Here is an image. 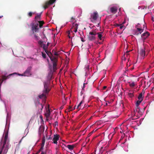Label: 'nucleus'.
I'll use <instances>...</instances> for the list:
<instances>
[{"label":"nucleus","instance_id":"1","mask_svg":"<svg viewBox=\"0 0 154 154\" xmlns=\"http://www.w3.org/2000/svg\"><path fill=\"white\" fill-rule=\"evenodd\" d=\"M97 34V32L95 30H92L90 31L89 34L87 35L88 39L90 41H94L96 39L95 35Z\"/></svg>","mask_w":154,"mask_h":154},{"label":"nucleus","instance_id":"2","mask_svg":"<svg viewBox=\"0 0 154 154\" xmlns=\"http://www.w3.org/2000/svg\"><path fill=\"white\" fill-rule=\"evenodd\" d=\"M38 23H31V30L33 34H34L35 32H38L39 28H38Z\"/></svg>","mask_w":154,"mask_h":154},{"label":"nucleus","instance_id":"3","mask_svg":"<svg viewBox=\"0 0 154 154\" xmlns=\"http://www.w3.org/2000/svg\"><path fill=\"white\" fill-rule=\"evenodd\" d=\"M46 111L45 112V116L46 118L47 121L48 120V118L50 117L51 114V112L49 109V106H48V107H45Z\"/></svg>","mask_w":154,"mask_h":154},{"label":"nucleus","instance_id":"4","mask_svg":"<svg viewBox=\"0 0 154 154\" xmlns=\"http://www.w3.org/2000/svg\"><path fill=\"white\" fill-rule=\"evenodd\" d=\"M145 54V50L144 48L140 49L139 51L138 56H140L141 59H143Z\"/></svg>","mask_w":154,"mask_h":154},{"label":"nucleus","instance_id":"5","mask_svg":"<svg viewBox=\"0 0 154 154\" xmlns=\"http://www.w3.org/2000/svg\"><path fill=\"white\" fill-rule=\"evenodd\" d=\"M18 75L20 76H29L31 75L30 69H27L23 74H18Z\"/></svg>","mask_w":154,"mask_h":154},{"label":"nucleus","instance_id":"6","mask_svg":"<svg viewBox=\"0 0 154 154\" xmlns=\"http://www.w3.org/2000/svg\"><path fill=\"white\" fill-rule=\"evenodd\" d=\"M50 57L53 63V67H56L57 66V59L53 57Z\"/></svg>","mask_w":154,"mask_h":154},{"label":"nucleus","instance_id":"7","mask_svg":"<svg viewBox=\"0 0 154 154\" xmlns=\"http://www.w3.org/2000/svg\"><path fill=\"white\" fill-rule=\"evenodd\" d=\"M123 78L122 79V80L124 82H128L130 81H132L131 78L129 77L127 75H125L124 76L122 77H120L119 79H121V78Z\"/></svg>","mask_w":154,"mask_h":154},{"label":"nucleus","instance_id":"8","mask_svg":"<svg viewBox=\"0 0 154 154\" xmlns=\"http://www.w3.org/2000/svg\"><path fill=\"white\" fill-rule=\"evenodd\" d=\"M44 89L43 91L48 93L50 90V89L48 88L49 83L48 82H45L44 83Z\"/></svg>","mask_w":154,"mask_h":154},{"label":"nucleus","instance_id":"9","mask_svg":"<svg viewBox=\"0 0 154 154\" xmlns=\"http://www.w3.org/2000/svg\"><path fill=\"white\" fill-rule=\"evenodd\" d=\"M15 74H17V73L16 72H14L13 73L10 74L7 76L5 75H2V82H3L5 80L7 79H9L10 76L13 75Z\"/></svg>","mask_w":154,"mask_h":154},{"label":"nucleus","instance_id":"10","mask_svg":"<svg viewBox=\"0 0 154 154\" xmlns=\"http://www.w3.org/2000/svg\"><path fill=\"white\" fill-rule=\"evenodd\" d=\"M149 35V33L148 32H146L142 34L141 35V37L144 41Z\"/></svg>","mask_w":154,"mask_h":154},{"label":"nucleus","instance_id":"11","mask_svg":"<svg viewBox=\"0 0 154 154\" xmlns=\"http://www.w3.org/2000/svg\"><path fill=\"white\" fill-rule=\"evenodd\" d=\"M144 93V91L143 90L141 93L139 94L138 97V99L142 101L143 100Z\"/></svg>","mask_w":154,"mask_h":154},{"label":"nucleus","instance_id":"12","mask_svg":"<svg viewBox=\"0 0 154 154\" xmlns=\"http://www.w3.org/2000/svg\"><path fill=\"white\" fill-rule=\"evenodd\" d=\"M59 137L58 135H54V138L53 139V143L54 144H57V141L59 140Z\"/></svg>","mask_w":154,"mask_h":154},{"label":"nucleus","instance_id":"13","mask_svg":"<svg viewBox=\"0 0 154 154\" xmlns=\"http://www.w3.org/2000/svg\"><path fill=\"white\" fill-rule=\"evenodd\" d=\"M98 17V14L96 12H94L91 15V17L94 20H95L97 19Z\"/></svg>","mask_w":154,"mask_h":154},{"label":"nucleus","instance_id":"14","mask_svg":"<svg viewBox=\"0 0 154 154\" xmlns=\"http://www.w3.org/2000/svg\"><path fill=\"white\" fill-rule=\"evenodd\" d=\"M117 8L115 6L111 7L110 8V11L111 13L115 14L117 11Z\"/></svg>","mask_w":154,"mask_h":154},{"label":"nucleus","instance_id":"15","mask_svg":"<svg viewBox=\"0 0 154 154\" xmlns=\"http://www.w3.org/2000/svg\"><path fill=\"white\" fill-rule=\"evenodd\" d=\"M48 93V92L43 91L42 94L41 95H40L38 96L39 97L40 99L42 98H46V95Z\"/></svg>","mask_w":154,"mask_h":154},{"label":"nucleus","instance_id":"16","mask_svg":"<svg viewBox=\"0 0 154 154\" xmlns=\"http://www.w3.org/2000/svg\"><path fill=\"white\" fill-rule=\"evenodd\" d=\"M128 83L129 84L130 86L131 87H134L136 85H137L136 82L133 81L132 82L129 81L128 82Z\"/></svg>","mask_w":154,"mask_h":154},{"label":"nucleus","instance_id":"17","mask_svg":"<svg viewBox=\"0 0 154 154\" xmlns=\"http://www.w3.org/2000/svg\"><path fill=\"white\" fill-rule=\"evenodd\" d=\"M8 134L7 133L5 135V137L4 138L3 144L2 146V148H4L5 145V144L6 143V142H7V139L8 138Z\"/></svg>","mask_w":154,"mask_h":154},{"label":"nucleus","instance_id":"18","mask_svg":"<svg viewBox=\"0 0 154 154\" xmlns=\"http://www.w3.org/2000/svg\"><path fill=\"white\" fill-rule=\"evenodd\" d=\"M41 14L37 15L35 17V22H38L41 20Z\"/></svg>","mask_w":154,"mask_h":154},{"label":"nucleus","instance_id":"19","mask_svg":"<svg viewBox=\"0 0 154 154\" xmlns=\"http://www.w3.org/2000/svg\"><path fill=\"white\" fill-rule=\"evenodd\" d=\"M51 5L48 1L46 2L43 5V7L45 9H46L50 5Z\"/></svg>","mask_w":154,"mask_h":154},{"label":"nucleus","instance_id":"20","mask_svg":"<svg viewBox=\"0 0 154 154\" xmlns=\"http://www.w3.org/2000/svg\"><path fill=\"white\" fill-rule=\"evenodd\" d=\"M57 68H50L49 69L48 73L49 74H51L52 75L53 72L57 70Z\"/></svg>","mask_w":154,"mask_h":154},{"label":"nucleus","instance_id":"21","mask_svg":"<svg viewBox=\"0 0 154 154\" xmlns=\"http://www.w3.org/2000/svg\"><path fill=\"white\" fill-rule=\"evenodd\" d=\"M38 22L39 24V28H42L43 25L45 23L43 21H38Z\"/></svg>","mask_w":154,"mask_h":154},{"label":"nucleus","instance_id":"22","mask_svg":"<svg viewBox=\"0 0 154 154\" xmlns=\"http://www.w3.org/2000/svg\"><path fill=\"white\" fill-rule=\"evenodd\" d=\"M103 33L102 32H97V34L98 35V39L100 40H102V33Z\"/></svg>","mask_w":154,"mask_h":154},{"label":"nucleus","instance_id":"23","mask_svg":"<svg viewBox=\"0 0 154 154\" xmlns=\"http://www.w3.org/2000/svg\"><path fill=\"white\" fill-rule=\"evenodd\" d=\"M144 30V28L143 27V28H137V30L138 31L139 34H141Z\"/></svg>","mask_w":154,"mask_h":154},{"label":"nucleus","instance_id":"24","mask_svg":"<svg viewBox=\"0 0 154 154\" xmlns=\"http://www.w3.org/2000/svg\"><path fill=\"white\" fill-rule=\"evenodd\" d=\"M75 147V146L74 145H68L66 146V147H68V149L70 150H72Z\"/></svg>","mask_w":154,"mask_h":154},{"label":"nucleus","instance_id":"25","mask_svg":"<svg viewBox=\"0 0 154 154\" xmlns=\"http://www.w3.org/2000/svg\"><path fill=\"white\" fill-rule=\"evenodd\" d=\"M84 102V101L83 100H82L78 105L77 107V109H80L81 108V106L82 104Z\"/></svg>","mask_w":154,"mask_h":154},{"label":"nucleus","instance_id":"26","mask_svg":"<svg viewBox=\"0 0 154 154\" xmlns=\"http://www.w3.org/2000/svg\"><path fill=\"white\" fill-rule=\"evenodd\" d=\"M134 111L135 113V114H136V112L140 113V111L139 107H136V109L134 110Z\"/></svg>","mask_w":154,"mask_h":154},{"label":"nucleus","instance_id":"27","mask_svg":"<svg viewBox=\"0 0 154 154\" xmlns=\"http://www.w3.org/2000/svg\"><path fill=\"white\" fill-rule=\"evenodd\" d=\"M52 75L51 74H49L48 73V76H47V78H48V80H51V78L52 77Z\"/></svg>","mask_w":154,"mask_h":154},{"label":"nucleus","instance_id":"28","mask_svg":"<svg viewBox=\"0 0 154 154\" xmlns=\"http://www.w3.org/2000/svg\"><path fill=\"white\" fill-rule=\"evenodd\" d=\"M142 101L140 100H137V101L136 103V107H138L139 106V105L140 104V103Z\"/></svg>","mask_w":154,"mask_h":154},{"label":"nucleus","instance_id":"29","mask_svg":"<svg viewBox=\"0 0 154 154\" xmlns=\"http://www.w3.org/2000/svg\"><path fill=\"white\" fill-rule=\"evenodd\" d=\"M34 37L35 38V39L36 40H38L39 38V36H38L35 33H34Z\"/></svg>","mask_w":154,"mask_h":154},{"label":"nucleus","instance_id":"30","mask_svg":"<svg viewBox=\"0 0 154 154\" xmlns=\"http://www.w3.org/2000/svg\"><path fill=\"white\" fill-rule=\"evenodd\" d=\"M72 27L73 28H77V29L78 27V25L77 23L75 24V23H73L72 24Z\"/></svg>","mask_w":154,"mask_h":154},{"label":"nucleus","instance_id":"31","mask_svg":"<svg viewBox=\"0 0 154 154\" xmlns=\"http://www.w3.org/2000/svg\"><path fill=\"white\" fill-rule=\"evenodd\" d=\"M38 106L39 107H41V110L42 111V110L44 107V106L42 104L39 103H38Z\"/></svg>","mask_w":154,"mask_h":154},{"label":"nucleus","instance_id":"32","mask_svg":"<svg viewBox=\"0 0 154 154\" xmlns=\"http://www.w3.org/2000/svg\"><path fill=\"white\" fill-rule=\"evenodd\" d=\"M48 47L46 46V45L45 44H43V49H44L45 52L47 53V50H46V49Z\"/></svg>","mask_w":154,"mask_h":154},{"label":"nucleus","instance_id":"33","mask_svg":"<svg viewBox=\"0 0 154 154\" xmlns=\"http://www.w3.org/2000/svg\"><path fill=\"white\" fill-rule=\"evenodd\" d=\"M45 136L44 135L43 137L42 145L44 146V144H45Z\"/></svg>","mask_w":154,"mask_h":154},{"label":"nucleus","instance_id":"34","mask_svg":"<svg viewBox=\"0 0 154 154\" xmlns=\"http://www.w3.org/2000/svg\"><path fill=\"white\" fill-rule=\"evenodd\" d=\"M56 0H50L48 2L50 3L51 5L53 4Z\"/></svg>","mask_w":154,"mask_h":154},{"label":"nucleus","instance_id":"35","mask_svg":"<svg viewBox=\"0 0 154 154\" xmlns=\"http://www.w3.org/2000/svg\"><path fill=\"white\" fill-rule=\"evenodd\" d=\"M141 28L140 25V23H138L137 25H136L135 28L136 29H137V28Z\"/></svg>","mask_w":154,"mask_h":154},{"label":"nucleus","instance_id":"36","mask_svg":"<svg viewBox=\"0 0 154 154\" xmlns=\"http://www.w3.org/2000/svg\"><path fill=\"white\" fill-rule=\"evenodd\" d=\"M141 34H139V32L138 31H137V30H136L135 32V33L134 34V35H140Z\"/></svg>","mask_w":154,"mask_h":154},{"label":"nucleus","instance_id":"37","mask_svg":"<svg viewBox=\"0 0 154 154\" xmlns=\"http://www.w3.org/2000/svg\"><path fill=\"white\" fill-rule=\"evenodd\" d=\"M31 61H32H32H35V62H37V61H38V60L36 59H33V58H31Z\"/></svg>","mask_w":154,"mask_h":154},{"label":"nucleus","instance_id":"38","mask_svg":"<svg viewBox=\"0 0 154 154\" xmlns=\"http://www.w3.org/2000/svg\"><path fill=\"white\" fill-rule=\"evenodd\" d=\"M42 57L44 58H46V54H45L44 53H43V52H42Z\"/></svg>","mask_w":154,"mask_h":154},{"label":"nucleus","instance_id":"39","mask_svg":"<svg viewBox=\"0 0 154 154\" xmlns=\"http://www.w3.org/2000/svg\"><path fill=\"white\" fill-rule=\"evenodd\" d=\"M32 13L31 12H29V13L28 15L29 17H31L32 16Z\"/></svg>","mask_w":154,"mask_h":154},{"label":"nucleus","instance_id":"40","mask_svg":"<svg viewBox=\"0 0 154 154\" xmlns=\"http://www.w3.org/2000/svg\"><path fill=\"white\" fill-rule=\"evenodd\" d=\"M44 146H41V147L40 149V151H42L43 150V149Z\"/></svg>","mask_w":154,"mask_h":154},{"label":"nucleus","instance_id":"41","mask_svg":"<svg viewBox=\"0 0 154 154\" xmlns=\"http://www.w3.org/2000/svg\"><path fill=\"white\" fill-rule=\"evenodd\" d=\"M38 44H39V45H42V44L43 42L42 41L40 40L38 41Z\"/></svg>","mask_w":154,"mask_h":154},{"label":"nucleus","instance_id":"42","mask_svg":"<svg viewBox=\"0 0 154 154\" xmlns=\"http://www.w3.org/2000/svg\"><path fill=\"white\" fill-rule=\"evenodd\" d=\"M46 150H45V151H42L41 154H46Z\"/></svg>","mask_w":154,"mask_h":154},{"label":"nucleus","instance_id":"43","mask_svg":"<svg viewBox=\"0 0 154 154\" xmlns=\"http://www.w3.org/2000/svg\"><path fill=\"white\" fill-rule=\"evenodd\" d=\"M69 63V62L68 61H66V63H65V66H66V67L68 66L67 64H68Z\"/></svg>","mask_w":154,"mask_h":154},{"label":"nucleus","instance_id":"44","mask_svg":"<svg viewBox=\"0 0 154 154\" xmlns=\"http://www.w3.org/2000/svg\"><path fill=\"white\" fill-rule=\"evenodd\" d=\"M74 28V30H73V31L75 32H76L77 31V28Z\"/></svg>","mask_w":154,"mask_h":154},{"label":"nucleus","instance_id":"45","mask_svg":"<svg viewBox=\"0 0 154 154\" xmlns=\"http://www.w3.org/2000/svg\"><path fill=\"white\" fill-rule=\"evenodd\" d=\"M94 130L93 131H92L89 134H88V136H91L93 133L94 132Z\"/></svg>","mask_w":154,"mask_h":154},{"label":"nucleus","instance_id":"46","mask_svg":"<svg viewBox=\"0 0 154 154\" xmlns=\"http://www.w3.org/2000/svg\"><path fill=\"white\" fill-rule=\"evenodd\" d=\"M86 83H84L83 84V87H82V91H83L84 89V88L85 87V85H86Z\"/></svg>","mask_w":154,"mask_h":154},{"label":"nucleus","instance_id":"47","mask_svg":"<svg viewBox=\"0 0 154 154\" xmlns=\"http://www.w3.org/2000/svg\"><path fill=\"white\" fill-rule=\"evenodd\" d=\"M81 41L82 42H84L85 41V40H84L83 38L82 37H81Z\"/></svg>","mask_w":154,"mask_h":154},{"label":"nucleus","instance_id":"48","mask_svg":"<svg viewBox=\"0 0 154 154\" xmlns=\"http://www.w3.org/2000/svg\"><path fill=\"white\" fill-rule=\"evenodd\" d=\"M154 63H152L151 64V66H150V67H154Z\"/></svg>","mask_w":154,"mask_h":154},{"label":"nucleus","instance_id":"49","mask_svg":"<svg viewBox=\"0 0 154 154\" xmlns=\"http://www.w3.org/2000/svg\"><path fill=\"white\" fill-rule=\"evenodd\" d=\"M129 51H127L126 53L125 54H126L127 55H128L129 54L128 53H129Z\"/></svg>","mask_w":154,"mask_h":154},{"label":"nucleus","instance_id":"50","mask_svg":"<svg viewBox=\"0 0 154 154\" xmlns=\"http://www.w3.org/2000/svg\"><path fill=\"white\" fill-rule=\"evenodd\" d=\"M4 148H2V149L1 151H0V154H2V150Z\"/></svg>","mask_w":154,"mask_h":154},{"label":"nucleus","instance_id":"51","mask_svg":"<svg viewBox=\"0 0 154 154\" xmlns=\"http://www.w3.org/2000/svg\"><path fill=\"white\" fill-rule=\"evenodd\" d=\"M4 148H2V149L1 151H0V154H2V150Z\"/></svg>","mask_w":154,"mask_h":154},{"label":"nucleus","instance_id":"52","mask_svg":"<svg viewBox=\"0 0 154 154\" xmlns=\"http://www.w3.org/2000/svg\"><path fill=\"white\" fill-rule=\"evenodd\" d=\"M75 20V19L74 18H73V17H71V20L72 21V20Z\"/></svg>","mask_w":154,"mask_h":154},{"label":"nucleus","instance_id":"53","mask_svg":"<svg viewBox=\"0 0 154 154\" xmlns=\"http://www.w3.org/2000/svg\"><path fill=\"white\" fill-rule=\"evenodd\" d=\"M107 88V87L106 86H103V90H104L106 88Z\"/></svg>","mask_w":154,"mask_h":154},{"label":"nucleus","instance_id":"54","mask_svg":"<svg viewBox=\"0 0 154 154\" xmlns=\"http://www.w3.org/2000/svg\"><path fill=\"white\" fill-rule=\"evenodd\" d=\"M40 118L42 120V116H40Z\"/></svg>","mask_w":154,"mask_h":154},{"label":"nucleus","instance_id":"55","mask_svg":"<svg viewBox=\"0 0 154 154\" xmlns=\"http://www.w3.org/2000/svg\"><path fill=\"white\" fill-rule=\"evenodd\" d=\"M68 37H69V38H71V37L69 36V35H68Z\"/></svg>","mask_w":154,"mask_h":154},{"label":"nucleus","instance_id":"56","mask_svg":"<svg viewBox=\"0 0 154 154\" xmlns=\"http://www.w3.org/2000/svg\"><path fill=\"white\" fill-rule=\"evenodd\" d=\"M49 44H50V43H49L48 42V43H47V47H48V46L49 45Z\"/></svg>","mask_w":154,"mask_h":154},{"label":"nucleus","instance_id":"57","mask_svg":"<svg viewBox=\"0 0 154 154\" xmlns=\"http://www.w3.org/2000/svg\"><path fill=\"white\" fill-rule=\"evenodd\" d=\"M54 54L55 55H57V53H55Z\"/></svg>","mask_w":154,"mask_h":154},{"label":"nucleus","instance_id":"58","mask_svg":"<svg viewBox=\"0 0 154 154\" xmlns=\"http://www.w3.org/2000/svg\"><path fill=\"white\" fill-rule=\"evenodd\" d=\"M51 139V137H48V140H50V139Z\"/></svg>","mask_w":154,"mask_h":154},{"label":"nucleus","instance_id":"59","mask_svg":"<svg viewBox=\"0 0 154 154\" xmlns=\"http://www.w3.org/2000/svg\"><path fill=\"white\" fill-rule=\"evenodd\" d=\"M3 17V16L2 15L0 16V18H1Z\"/></svg>","mask_w":154,"mask_h":154},{"label":"nucleus","instance_id":"60","mask_svg":"<svg viewBox=\"0 0 154 154\" xmlns=\"http://www.w3.org/2000/svg\"><path fill=\"white\" fill-rule=\"evenodd\" d=\"M41 151H40V149L38 150V153H39Z\"/></svg>","mask_w":154,"mask_h":154},{"label":"nucleus","instance_id":"61","mask_svg":"<svg viewBox=\"0 0 154 154\" xmlns=\"http://www.w3.org/2000/svg\"><path fill=\"white\" fill-rule=\"evenodd\" d=\"M105 105H106V106L107 105V103H106Z\"/></svg>","mask_w":154,"mask_h":154},{"label":"nucleus","instance_id":"62","mask_svg":"<svg viewBox=\"0 0 154 154\" xmlns=\"http://www.w3.org/2000/svg\"><path fill=\"white\" fill-rule=\"evenodd\" d=\"M145 26V25H143V27H144V28Z\"/></svg>","mask_w":154,"mask_h":154},{"label":"nucleus","instance_id":"63","mask_svg":"<svg viewBox=\"0 0 154 154\" xmlns=\"http://www.w3.org/2000/svg\"><path fill=\"white\" fill-rule=\"evenodd\" d=\"M63 69H62H62H60V71H61Z\"/></svg>","mask_w":154,"mask_h":154},{"label":"nucleus","instance_id":"64","mask_svg":"<svg viewBox=\"0 0 154 154\" xmlns=\"http://www.w3.org/2000/svg\"><path fill=\"white\" fill-rule=\"evenodd\" d=\"M27 154H29V152H28Z\"/></svg>","mask_w":154,"mask_h":154}]
</instances>
